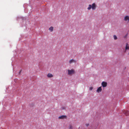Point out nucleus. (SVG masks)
I'll list each match as a JSON object with an SVG mask.
<instances>
[{
	"instance_id": "obj_1",
	"label": "nucleus",
	"mask_w": 129,
	"mask_h": 129,
	"mask_svg": "<svg viewBox=\"0 0 129 129\" xmlns=\"http://www.w3.org/2000/svg\"><path fill=\"white\" fill-rule=\"evenodd\" d=\"M96 8V6L95 3H93L92 4V5H89L88 7L87 8V9L88 10H90L91 8L92 9V10H95Z\"/></svg>"
},
{
	"instance_id": "obj_2",
	"label": "nucleus",
	"mask_w": 129,
	"mask_h": 129,
	"mask_svg": "<svg viewBox=\"0 0 129 129\" xmlns=\"http://www.w3.org/2000/svg\"><path fill=\"white\" fill-rule=\"evenodd\" d=\"M68 74L69 75H72L73 74L75 73V71L73 69H72L71 70H68Z\"/></svg>"
},
{
	"instance_id": "obj_3",
	"label": "nucleus",
	"mask_w": 129,
	"mask_h": 129,
	"mask_svg": "<svg viewBox=\"0 0 129 129\" xmlns=\"http://www.w3.org/2000/svg\"><path fill=\"white\" fill-rule=\"evenodd\" d=\"M101 84L103 87H105L107 86V83L106 82L103 81L102 82Z\"/></svg>"
},
{
	"instance_id": "obj_4",
	"label": "nucleus",
	"mask_w": 129,
	"mask_h": 129,
	"mask_svg": "<svg viewBox=\"0 0 129 129\" xmlns=\"http://www.w3.org/2000/svg\"><path fill=\"white\" fill-rule=\"evenodd\" d=\"M124 20L125 21H129V16H126L124 17Z\"/></svg>"
},
{
	"instance_id": "obj_5",
	"label": "nucleus",
	"mask_w": 129,
	"mask_h": 129,
	"mask_svg": "<svg viewBox=\"0 0 129 129\" xmlns=\"http://www.w3.org/2000/svg\"><path fill=\"white\" fill-rule=\"evenodd\" d=\"M47 77L48 78H51L53 77V75L51 73H49L47 75Z\"/></svg>"
},
{
	"instance_id": "obj_6",
	"label": "nucleus",
	"mask_w": 129,
	"mask_h": 129,
	"mask_svg": "<svg viewBox=\"0 0 129 129\" xmlns=\"http://www.w3.org/2000/svg\"><path fill=\"white\" fill-rule=\"evenodd\" d=\"M102 90V87L101 86L99 87L97 89L96 91L98 92H100Z\"/></svg>"
},
{
	"instance_id": "obj_7",
	"label": "nucleus",
	"mask_w": 129,
	"mask_h": 129,
	"mask_svg": "<svg viewBox=\"0 0 129 129\" xmlns=\"http://www.w3.org/2000/svg\"><path fill=\"white\" fill-rule=\"evenodd\" d=\"M123 113L126 116H127L129 115V111H125Z\"/></svg>"
},
{
	"instance_id": "obj_8",
	"label": "nucleus",
	"mask_w": 129,
	"mask_h": 129,
	"mask_svg": "<svg viewBox=\"0 0 129 129\" xmlns=\"http://www.w3.org/2000/svg\"><path fill=\"white\" fill-rule=\"evenodd\" d=\"M129 49V45L127 43H126L125 47V52L126 51V50H128Z\"/></svg>"
},
{
	"instance_id": "obj_9",
	"label": "nucleus",
	"mask_w": 129,
	"mask_h": 129,
	"mask_svg": "<svg viewBox=\"0 0 129 129\" xmlns=\"http://www.w3.org/2000/svg\"><path fill=\"white\" fill-rule=\"evenodd\" d=\"M66 116L65 115H62L61 116H59L58 117L59 119H63L65 118Z\"/></svg>"
},
{
	"instance_id": "obj_10",
	"label": "nucleus",
	"mask_w": 129,
	"mask_h": 129,
	"mask_svg": "<svg viewBox=\"0 0 129 129\" xmlns=\"http://www.w3.org/2000/svg\"><path fill=\"white\" fill-rule=\"evenodd\" d=\"M76 62V60L73 59H72L69 61V62L70 64L71 63L73 62Z\"/></svg>"
},
{
	"instance_id": "obj_11",
	"label": "nucleus",
	"mask_w": 129,
	"mask_h": 129,
	"mask_svg": "<svg viewBox=\"0 0 129 129\" xmlns=\"http://www.w3.org/2000/svg\"><path fill=\"white\" fill-rule=\"evenodd\" d=\"M53 27L52 26L49 29V30L51 32L53 30Z\"/></svg>"
},
{
	"instance_id": "obj_12",
	"label": "nucleus",
	"mask_w": 129,
	"mask_h": 129,
	"mask_svg": "<svg viewBox=\"0 0 129 129\" xmlns=\"http://www.w3.org/2000/svg\"><path fill=\"white\" fill-rule=\"evenodd\" d=\"M69 129H72L73 126L71 125H70L69 126Z\"/></svg>"
},
{
	"instance_id": "obj_13",
	"label": "nucleus",
	"mask_w": 129,
	"mask_h": 129,
	"mask_svg": "<svg viewBox=\"0 0 129 129\" xmlns=\"http://www.w3.org/2000/svg\"><path fill=\"white\" fill-rule=\"evenodd\" d=\"M113 37L115 40H116L117 39V37L116 35H114Z\"/></svg>"
},
{
	"instance_id": "obj_14",
	"label": "nucleus",
	"mask_w": 129,
	"mask_h": 129,
	"mask_svg": "<svg viewBox=\"0 0 129 129\" xmlns=\"http://www.w3.org/2000/svg\"><path fill=\"white\" fill-rule=\"evenodd\" d=\"M93 89V87H90V88H89V89L90 90H92Z\"/></svg>"
},
{
	"instance_id": "obj_15",
	"label": "nucleus",
	"mask_w": 129,
	"mask_h": 129,
	"mask_svg": "<svg viewBox=\"0 0 129 129\" xmlns=\"http://www.w3.org/2000/svg\"><path fill=\"white\" fill-rule=\"evenodd\" d=\"M22 70H20V72H19V74H20V73L21 71Z\"/></svg>"
},
{
	"instance_id": "obj_16",
	"label": "nucleus",
	"mask_w": 129,
	"mask_h": 129,
	"mask_svg": "<svg viewBox=\"0 0 129 129\" xmlns=\"http://www.w3.org/2000/svg\"><path fill=\"white\" fill-rule=\"evenodd\" d=\"M89 125V124H86V125L87 126H88Z\"/></svg>"
}]
</instances>
